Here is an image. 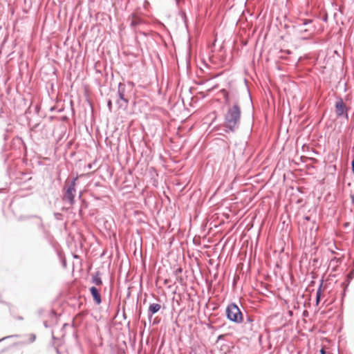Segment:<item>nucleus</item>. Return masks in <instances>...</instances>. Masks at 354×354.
Returning <instances> with one entry per match:
<instances>
[{
    "instance_id": "423d86ee",
    "label": "nucleus",
    "mask_w": 354,
    "mask_h": 354,
    "mask_svg": "<svg viewBox=\"0 0 354 354\" xmlns=\"http://www.w3.org/2000/svg\"><path fill=\"white\" fill-rule=\"evenodd\" d=\"M335 113L337 117H344L346 119H348V108L343 102L342 97H338L335 104Z\"/></svg>"
},
{
    "instance_id": "dca6fc26",
    "label": "nucleus",
    "mask_w": 354,
    "mask_h": 354,
    "mask_svg": "<svg viewBox=\"0 0 354 354\" xmlns=\"http://www.w3.org/2000/svg\"><path fill=\"white\" fill-rule=\"evenodd\" d=\"M127 87L130 90V93L131 94V91L135 86V83L131 81H128L126 84Z\"/></svg>"
},
{
    "instance_id": "aec40b11",
    "label": "nucleus",
    "mask_w": 354,
    "mask_h": 354,
    "mask_svg": "<svg viewBox=\"0 0 354 354\" xmlns=\"http://www.w3.org/2000/svg\"><path fill=\"white\" fill-rule=\"evenodd\" d=\"M19 337V335H8V336L4 337L0 339V342L3 341L6 339L12 338V337Z\"/></svg>"
},
{
    "instance_id": "b1692460",
    "label": "nucleus",
    "mask_w": 354,
    "mask_h": 354,
    "mask_svg": "<svg viewBox=\"0 0 354 354\" xmlns=\"http://www.w3.org/2000/svg\"><path fill=\"white\" fill-rule=\"evenodd\" d=\"M319 352L321 354H326V351H325V349L324 348H322L320 349Z\"/></svg>"
},
{
    "instance_id": "f3484780",
    "label": "nucleus",
    "mask_w": 354,
    "mask_h": 354,
    "mask_svg": "<svg viewBox=\"0 0 354 354\" xmlns=\"http://www.w3.org/2000/svg\"><path fill=\"white\" fill-rule=\"evenodd\" d=\"M39 222L37 223V227H38V228H39V229L44 230V224H43L42 220H41V218H39Z\"/></svg>"
},
{
    "instance_id": "c756f323",
    "label": "nucleus",
    "mask_w": 354,
    "mask_h": 354,
    "mask_svg": "<svg viewBox=\"0 0 354 354\" xmlns=\"http://www.w3.org/2000/svg\"><path fill=\"white\" fill-rule=\"evenodd\" d=\"M182 272V268H178V269L176 270V274H177V273H180V272Z\"/></svg>"
},
{
    "instance_id": "72a5a7b5",
    "label": "nucleus",
    "mask_w": 354,
    "mask_h": 354,
    "mask_svg": "<svg viewBox=\"0 0 354 354\" xmlns=\"http://www.w3.org/2000/svg\"><path fill=\"white\" fill-rule=\"evenodd\" d=\"M68 326H69V324H64V326H63V327H64V328H65V327Z\"/></svg>"
},
{
    "instance_id": "4c0bfd02",
    "label": "nucleus",
    "mask_w": 354,
    "mask_h": 354,
    "mask_svg": "<svg viewBox=\"0 0 354 354\" xmlns=\"http://www.w3.org/2000/svg\"><path fill=\"white\" fill-rule=\"evenodd\" d=\"M38 125H39L38 124H35V127H34V128H37Z\"/></svg>"
},
{
    "instance_id": "a211bd4d",
    "label": "nucleus",
    "mask_w": 354,
    "mask_h": 354,
    "mask_svg": "<svg viewBox=\"0 0 354 354\" xmlns=\"http://www.w3.org/2000/svg\"><path fill=\"white\" fill-rule=\"evenodd\" d=\"M107 107H108L109 111L111 112L112 111V101H111V100H109L107 101Z\"/></svg>"
},
{
    "instance_id": "ddd939ff",
    "label": "nucleus",
    "mask_w": 354,
    "mask_h": 354,
    "mask_svg": "<svg viewBox=\"0 0 354 354\" xmlns=\"http://www.w3.org/2000/svg\"><path fill=\"white\" fill-rule=\"evenodd\" d=\"M78 180V177H73L70 182H68V180L66 181V183H67V185L66 187L71 188V189H75L76 186V182Z\"/></svg>"
},
{
    "instance_id": "2eb2a0df",
    "label": "nucleus",
    "mask_w": 354,
    "mask_h": 354,
    "mask_svg": "<svg viewBox=\"0 0 354 354\" xmlns=\"http://www.w3.org/2000/svg\"><path fill=\"white\" fill-rule=\"evenodd\" d=\"M142 19L140 18H135L131 22V26L134 28L141 24Z\"/></svg>"
},
{
    "instance_id": "7ed1b4c3",
    "label": "nucleus",
    "mask_w": 354,
    "mask_h": 354,
    "mask_svg": "<svg viewBox=\"0 0 354 354\" xmlns=\"http://www.w3.org/2000/svg\"><path fill=\"white\" fill-rule=\"evenodd\" d=\"M243 313L240 307L234 302L230 303L225 308V317L231 322L240 324L243 322Z\"/></svg>"
},
{
    "instance_id": "39448f33",
    "label": "nucleus",
    "mask_w": 354,
    "mask_h": 354,
    "mask_svg": "<svg viewBox=\"0 0 354 354\" xmlns=\"http://www.w3.org/2000/svg\"><path fill=\"white\" fill-rule=\"evenodd\" d=\"M243 331L246 334H250L257 330L258 324L255 320V317L245 312L243 316V322H241Z\"/></svg>"
},
{
    "instance_id": "58836bf2",
    "label": "nucleus",
    "mask_w": 354,
    "mask_h": 354,
    "mask_svg": "<svg viewBox=\"0 0 354 354\" xmlns=\"http://www.w3.org/2000/svg\"><path fill=\"white\" fill-rule=\"evenodd\" d=\"M216 87V86H214V87H212V90L214 89Z\"/></svg>"
},
{
    "instance_id": "6e6552de",
    "label": "nucleus",
    "mask_w": 354,
    "mask_h": 354,
    "mask_svg": "<svg viewBox=\"0 0 354 354\" xmlns=\"http://www.w3.org/2000/svg\"><path fill=\"white\" fill-rule=\"evenodd\" d=\"M162 306L159 304L152 303L150 304L147 310V316L149 321H151L153 315L160 311Z\"/></svg>"
},
{
    "instance_id": "7c9ffc66",
    "label": "nucleus",
    "mask_w": 354,
    "mask_h": 354,
    "mask_svg": "<svg viewBox=\"0 0 354 354\" xmlns=\"http://www.w3.org/2000/svg\"><path fill=\"white\" fill-rule=\"evenodd\" d=\"M52 339L53 342L54 340L57 339V337L53 335V333L52 334Z\"/></svg>"
},
{
    "instance_id": "4be33fe9",
    "label": "nucleus",
    "mask_w": 354,
    "mask_h": 354,
    "mask_svg": "<svg viewBox=\"0 0 354 354\" xmlns=\"http://www.w3.org/2000/svg\"><path fill=\"white\" fill-rule=\"evenodd\" d=\"M321 19L324 21V22H327L328 21V15L327 13H324L323 15V16L322 17Z\"/></svg>"
},
{
    "instance_id": "a878e982",
    "label": "nucleus",
    "mask_w": 354,
    "mask_h": 354,
    "mask_svg": "<svg viewBox=\"0 0 354 354\" xmlns=\"http://www.w3.org/2000/svg\"><path fill=\"white\" fill-rule=\"evenodd\" d=\"M55 350L57 354H61V352L59 351V349L57 347H55Z\"/></svg>"
},
{
    "instance_id": "f257e3e1",
    "label": "nucleus",
    "mask_w": 354,
    "mask_h": 354,
    "mask_svg": "<svg viewBox=\"0 0 354 354\" xmlns=\"http://www.w3.org/2000/svg\"><path fill=\"white\" fill-rule=\"evenodd\" d=\"M241 118V106L238 102L230 106L224 115L223 128L226 133H234L240 127Z\"/></svg>"
},
{
    "instance_id": "ea45409f",
    "label": "nucleus",
    "mask_w": 354,
    "mask_h": 354,
    "mask_svg": "<svg viewBox=\"0 0 354 354\" xmlns=\"http://www.w3.org/2000/svg\"><path fill=\"white\" fill-rule=\"evenodd\" d=\"M176 1V3H178V0H175Z\"/></svg>"
},
{
    "instance_id": "bb28decb",
    "label": "nucleus",
    "mask_w": 354,
    "mask_h": 354,
    "mask_svg": "<svg viewBox=\"0 0 354 354\" xmlns=\"http://www.w3.org/2000/svg\"><path fill=\"white\" fill-rule=\"evenodd\" d=\"M304 219L306 221H310V216H304Z\"/></svg>"
},
{
    "instance_id": "5701e85b",
    "label": "nucleus",
    "mask_w": 354,
    "mask_h": 354,
    "mask_svg": "<svg viewBox=\"0 0 354 354\" xmlns=\"http://www.w3.org/2000/svg\"><path fill=\"white\" fill-rule=\"evenodd\" d=\"M351 170H352V172L354 174V158H353V160L351 161Z\"/></svg>"
},
{
    "instance_id": "f03ea898",
    "label": "nucleus",
    "mask_w": 354,
    "mask_h": 354,
    "mask_svg": "<svg viewBox=\"0 0 354 354\" xmlns=\"http://www.w3.org/2000/svg\"><path fill=\"white\" fill-rule=\"evenodd\" d=\"M131 94L124 83L120 82L118 86L115 104L118 109L126 110L129 106Z\"/></svg>"
},
{
    "instance_id": "c9c22d12",
    "label": "nucleus",
    "mask_w": 354,
    "mask_h": 354,
    "mask_svg": "<svg viewBox=\"0 0 354 354\" xmlns=\"http://www.w3.org/2000/svg\"><path fill=\"white\" fill-rule=\"evenodd\" d=\"M241 308H243V313H245V312H246V311H245V308H243V306H241Z\"/></svg>"
},
{
    "instance_id": "412c9836",
    "label": "nucleus",
    "mask_w": 354,
    "mask_h": 354,
    "mask_svg": "<svg viewBox=\"0 0 354 354\" xmlns=\"http://www.w3.org/2000/svg\"><path fill=\"white\" fill-rule=\"evenodd\" d=\"M32 217H37V216H21L19 218V221H22V220L28 219V218H32Z\"/></svg>"
},
{
    "instance_id": "a19ab883",
    "label": "nucleus",
    "mask_w": 354,
    "mask_h": 354,
    "mask_svg": "<svg viewBox=\"0 0 354 354\" xmlns=\"http://www.w3.org/2000/svg\"><path fill=\"white\" fill-rule=\"evenodd\" d=\"M1 191H2V189H0V192H1Z\"/></svg>"
},
{
    "instance_id": "6ab92c4d",
    "label": "nucleus",
    "mask_w": 354,
    "mask_h": 354,
    "mask_svg": "<svg viewBox=\"0 0 354 354\" xmlns=\"http://www.w3.org/2000/svg\"><path fill=\"white\" fill-rule=\"evenodd\" d=\"M35 339H36V335L33 333L30 334V342L32 343L35 341Z\"/></svg>"
},
{
    "instance_id": "e433bc0d",
    "label": "nucleus",
    "mask_w": 354,
    "mask_h": 354,
    "mask_svg": "<svg viewBox=\"0 0 354 354\" xmlns=\"http://www.w3.org/2000/svg\"><path fill=\"white\" fill-rule=\"evenodd\" d=\"M241 308H243V313H245V312H246V311H245V308H243V306H241Z\"/></svg>"
},
{
    "instance_id": "f704fd0d",
    "label": "nucleus",
    "mask_w": 354,
    "mask_h": 354,
    "mask_svg": "<svg viewBox=\"0 0 354 354\" xmlns=\"http://www.w3.org/2000/svg\"><path fill=\"white\" fill-rule=\"evenodd\" d=\"M241 308H243V313H245V312H246V311H245V308H243V306H241Z\"/></svg>"
},
{
    "instance_id": "0eeeda50",
    "label": "nucleus",
    "mask_w": 354,
    "mask_h": 354,
    "mask_svg": "<svg viewBox=\"0 0 354 354\" xmlns=\"http://www.w3.org/2000/svg\"><path fill=\"white\" fill-rule=\"evenodd\" d=\"M64 189L63 199L66 201L71 205H73L75 203L76 189L65 187Z\"/></svg>"
},
{
    "instance_id": "9d476101",
    "label": "nucleus",
    "mask_w": 354,
    "mask_h": 354,
    "mask_svg": "<svg viewBox=\"0 0 354 354\" xmlns=\"http://www.w3.org/2000/svg\"><path fill=\"white\" fill-rule=\"evenodd\" d=\"M92 283L95 286H101L102 284V280L100 277V271H96L92 276Z\"/></svg>"
},
{
    "instance_id": "cd10ccee",
    "label": "nucleus",
    "mask_w": 354,
    "mask_h": 354,
    "mask_svg": "<svg viewBox=\"0 0 354 354\" xmlns=\"http://www.w3.org/2000/svg\"><path fill=\"white\" fill-rule=\"evenodd\" d=\"M43 324H44V326L45 328H48V323H47V322H46V321H44Z\"/></svg>"
},
{
    "instance_id": "c85d7f7f",
    "label": "nucleus",
    "mask_w": 354,
    "mask_h": 354,
    "mask_svg": "<svg viewBox=\"0 0 354 354\" xmlns=\"http://www.w3.org/2000/svg\"><path fill=\"white\" fill-rule=\"evenodd\" d=\"M15 319H17L18 320H23L24 319L23 317H21V316H17V317H15Z\"/></svg>"
},
{
    "instance_id": "f8f14e48",
    "label": "nucleus",
    "mask_w": 354,
    "mask_h": 354,
    "mask_svg": "<svg viewBox=\"0 0 354 354\" xmlns=\"http://www.w3.org/2000/svg\"><path fill=\"white\" fill-rule=\"evenodd\" d=\"M220 92L223 94L224 100H225V104L230 106V97H229V93L228 91L223 88L220 91Z\"/></svg>"
},
{
    "instance_id": "473e14b6",
    "label": "nucleus",
    "mask_w": 354,
    "mask_h": 354,
    "mask_svg": "<svg viewBox=\"0 0 354 354\" xmlns=\"http://www.w3.org/2000/svg\"><path fill=\"white\" fill-rule=\"evenodd\" d=\"M62 265H63V266H64V267H66V261H65V260H64V261H63V262H62Z\"/></svg>"
},
{
    "instance_id": "9b49d317",
    "label": "nucleus",
    "mask_w": 354,
    "mask_h": 354,
    "mask_svg": "<svg viewBox=\"0 0 354 354\" xmlns=\"http://www.w3.org/2000/svg\"><path fill=\"white\" fill-rule=\"evenodd\" d=\"M322 285H323V280H321L319 286V288L317 290V293H316L315 304L317 306L319 305L320 300H321V297H322Z\"/></svg>"
},
{
    "instance_id": "2f4dec72",
    "label": "nucleus",
    "mask_w": 354,
    "mask_h": 354,
    "mask_svg": "<svg viewBox=\"0 0 354 354\" xmlns=\"http://www.w3.org/2000/svg\"><path fill=\"white\" fill-rule=\"evenodd\" d=\"M50 346H52V347H54V348H55V347H56V346H55V342H54L53 341L50 343Z\"/></svg>"
},
{
    "instance_id": "4468645a",
    "label": "nucleus",
    "mask_w": 354,
    "mask_h": 354,
    "mask_svg": "<svg viewBox=\"0 0 354 354\" xmlns=\"http://www.w3.org/2000/svg\"><path fill=\"white\" fill-rule=\"evenodd\" d=\"M82 194H83V192H80L79 194H78V199L82 201V206L80 207V209H79V212L80 214L82 213V207L85 205L86 206V203L84 199L82 198Z\"/></svg>"
},
{
    "instance_id": "393cba45",
    "label": "nucleus",
    "mask_w": 354,
    "mask_h": 354,
    "mask_svg": "<svg viewBox=\"0 0 354 354\" xmlns=\"http://www.w3.org/2000/svg\"><path fill=\"white\" fill-rule=\"evenodd\" d=\"M281 52H284V53H286L288 55H290V54L292 53V52L290 50H281Z\"/></svg>"
},
{
    "instance_id": "20e7f679",
    "label": "nucleus",
    "mask_w": 354,
    "mask_h": 354,
    "mask_svg": "<svg viewBox=\"0 0 354 354\" xmlns=\"http://www.w3.org/2000/svg\"><path fill=\"white\" fill-rule=\"evenodd\" d=\"M301 21V22L297 26V31L301 35H304L302 37L303 39H308L314 34L316 27L312 24L313 22V19H304Z\"/></svg>"
},
{
    "instance_id": "1a4fd4ad",
    "label": "nucleus",
    "mask_w": 354,
    "mask_h": 354,
    "mask_svg": "<svg viewBox=\"0 0 354 354\" xmlns=\"http://www.w3.org/2000/svg\"><path fill=\"white\" fill-rule=\"evenodd\" d=\"M89 291L95 304L100 305L102 303V297L99 290L95 286H91Z\"/></svg>"
}]
</instances>
